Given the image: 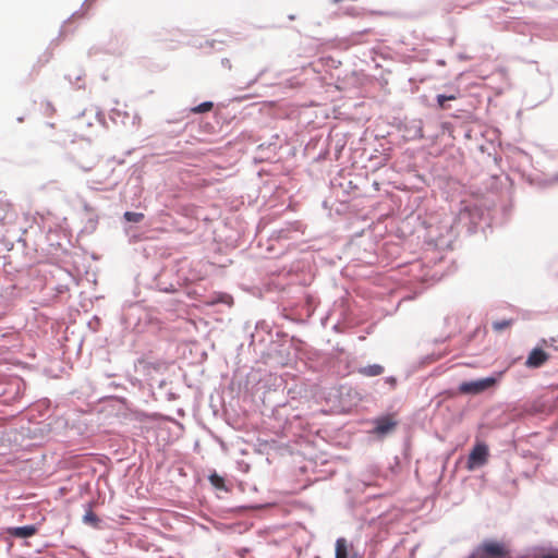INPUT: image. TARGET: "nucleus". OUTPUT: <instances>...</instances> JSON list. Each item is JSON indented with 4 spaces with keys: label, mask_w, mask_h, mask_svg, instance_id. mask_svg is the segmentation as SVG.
<instances>
[{
    "label": "nucleus",
    "mask_w": 558,
    "mask_h": 558,
    "mask_svg": "<svg viewBox=\"0 0 558 558\" xmlns=\"http://www.w3.org/2000/svg\"><path fill=\"white\" fill-rule=\"evenodd\" d=\"M116 165L112 160H102L99 161L95 172L88 180V183L92 189L97 191H110L116 187L118 184L117 178L114 175Z\"/></svg>",
    "instance_id": "nucleus-1"
},
{
    "label": "nucleus",
    "mask_w": 558,
    "mask_h": 558,
    "mask_svg": "<svg viewBox=\"0 0 558 558\" xmlns=\"http://www.w3.org/2000/svg\"><path fill=\"white\" fill-rule=\"evenodd\" d=\"M474 558H509L510 549L504 542L487 539L471 554Z\"/></svg>",
    "instance_id": "nucleus-2"
},
{
    "label": "nucleus",
    "mask_w": 558,
    "mask_h": 558,
    "mask_svg": "<svg viewBox=\"0 0 558 558\" xmlns=\"http://www.w3.org/2000/svg\"><path fill=\"white\" fill-rule=\"evenodd\" d=\"M496 383L497 379L494 377H486L473 381H464L460 385L459 390L460 392L466 395H477L495 386Z\"/></svg>",
    "instance_id": "nucleus-3"
},
{
    "label": "nucleus",
    "mask_w": 558,
    "mask_h": 558,
    "mask_svg": "<svg viewBox=\"0 0 558 558\" xmlns=\"http://www.w3.org/2000/svg\"><path fill=\"white\" fill-rule=\"evenodd\" d=\"M375 427L373 433L378 436H385L391 433L398 425V421L396 420L395 414H387L380 417H377L374 421Z\"/></svg>",
    "instance_id": "nucleus-4"
},
{
    "label": "nucleus",
    "mask_w": 558,
    "mask_h": 558,
    "mask_svg": "<svg viewBox=\"0 0 558 558\" xmlns=\"http://www.w3.org/2000/svg\"><path fill=\"white\" fill-rule=\"evenodd\" d=\"M488 457V448L484 444L474 446L469 454L468 469L473 470L486 463Z\"/></svg>",
    "instance_id": "nucleus-5"
},
{
    "label": "nucleus",
    "mask_w": 558,
    "mask_h": 558,
    "mask_svg": "<svg viewBox=\"0 0 558 558\" xmlns=\"http://www.w3.org/2000/svg\"><path fill=\"white\" fill-rule=\"evenodd\" d=\"M549 360V354L539 348L533 349L526 361L525 365L530 368H538Z\"/></svg>",
    "instance_id": "nucleus-6"
},
{
    "label": "nucleus",
    "mask_w": 558,
    "mask_h": 558,
    "mask_svg": "<svg viewBox=\"0 0 558 558\" xmlns=\"http://www.w3.org/2000/svg\"><path fill=\"white\" fill-rule=\"evenodd\" d=\"M353 551V544L344 537H339L335 544V558H349Z\"/></svg>",
    "instance_id": "nucleus-7"
},
{
    "label": "nucleus",
    "mask_w": 558,
    "mask_h": 558,
    "mask_svg": "<svg viewBox=\"0 0 558 558\" xmlns=\"http://www.w3.org/2000/svg\"><path fill=\"white\" fill-rule=\"evenodd\" d=\"M8 533L11 536L19 537V538H27L37 533V527L35 525H25V526H17V527H9Z\"/></svg>",
    "instance_id": "nucleus-8"
},
{
    "label": "nucleus",
    "mask_w": 558,
    "mask_h": 558,
    "mask_svg": "<svg viewBox=\"0 0 558 558\" xmlns=\"http://www.w3.org/2000/svg\"><path fill=\"white\" fill-rule=\"evenodd\" d=\"M359 373L366 377L379 376L384 373V367L379 364L367 365V366L361 367L359 369Z\"/></svg>",
    "instance_id": "nucleus-9"
},
{
    "label": "nucleus",
    "mask_w": 558,
    "mask_h": 558,
    "mask_svg": "<svg viewBox=\"0 0 558 558\" xmlns=\"http://www.w3.org/2000/svg\"><path fill=\"white\" fill-rule=\"evenodd\" d=\"M83 522L87 525L95 527V529L99 527L100 519L93 511L90 504H88V508H87L85 514L83 515Z\"/></svg>",
    "instance_id": "nucleus-10"
},
{
    "label": "nucleus",
    "mask_w": 558,
    "mask_h": 558,
    "mask_svg": "<svg viewBox=\"0 0 558 558\" xmlns=\"http://www.w3.org/2000/svg\"><path fill=\"white\" fill-rule=\"evenodd\" d=\"M213 108H214V104L211 101H205V102H202L201 105H198L196 107H193L191 109V112H193V113H205V112H209Z\"/></svg>",
    "instance_id": "nucleus-11"
},
{
    "label": "nucleus",
    "mask_w": 558,
    "mask_h": 558,
    "mask_svg": "<svg viewBox=\"0 0 558 558\" xmlns=\"http://www.w3.org/2000/svg\"><path fill=\"white\" fill-rule=\"evenodd\" d=\"M123 217L129 222L138 223L144 219V214L134 213V211H125Z\"/></svg>",
    "instance_id": "nucleus-12"
},
{
    "label": "nucleus",
    "mask_w": 558,
    "mask_h": 558,
    "mask_svg": "<svg viewBox=\"0 0 558 558\" xmlns=\"http://www.w3.org/2000/svg\"><path fill=\"white\" fill-rule=\"evenodd\" d=\"M512 325V319H502L493 323V329L497 332L509 328Z\"/></svg>",
    "instance_id": "nucleus-13"
},
{
    "label": "nucleus",
    "mask_w": 558,
    "mask_h": 558,
    "mask_svg": "<svg viewBox=\"0 0 558 558\" xmlns=\"http://www.w3.org/2000/svg\"><path fill=\"white\" fill-rule=\"evenodd\" d=\"M209 482L214 487L218 489L225 488V480L217 473H214L209 476Z\"/></svg>",
    "instance_id": "nucleus-14"
},
{
    "label": "nucleus",
    "mask_w": 558,
    "mask_h": 558,
    "mask_svg": "<svg viewBox=\"0 0 558 558\" xmlns=\"http://www.w3.org/2000/svg\"><path fill=\"white\" fill-rule=\"evenodd\" d=\"M457 99V95L452 94V95H438L437 96V102H438V106L440 109H446V105L445 102L448 101V100H456Z\"/></svg>",
    "instance_id": "nucleus-15"
},
{
    "label": "nucleus",
    "mask_w": 558,
    "mask_h": 558,
    "mask_svg": "<svg viewBox=\"0 0 558 558\" xmlns=\"http://www.w3.org/2000/svg\"><path fill=\"white\" fill-rule=\"evenodd\" d=\"M11 205L8 202H0V221L7 218Z\"/></svg>",
    "instance_id": "nucleus-16"
},
{
    "label": "nucleus",
    "mask_w": 558,
    "mask_h": 558,
    "mask_svg": "<svg viewBox=\"0 0 558 558\" xmlns=\"http://www.w3.org/2000/svg\"><path fill=\"white\" fill-rule=\"evenodd\" d=\"M543 342L547 347L553 348L554 350L558 351V335L550 337L548 340H543Z\"/></svg>",
    "instance_id": "nucleus-17"
},
{
    "label": "nucleus",
    "mask_w": 558,
    "mask_h": 558,
    "mask_svg": "<svg viewBox=\"0 0 558 558\" xmlns=\"http://www.w3.org/2000/svg\"><path fill=\"white\" fill-rule=\"evenodd\" d=\"M386 383L390 385L391 388H395L396 385H397V379L395 377H387L386 379Z\"/></svg>",
    "instance_id": "nucleus-18"
},
{
    "label": "nucleus",
    "mask_w": 558,
    "mask_h": 558,
    "mask_svg": "<svg viewBox=\"0 0 558 558\" xmlns=\"http://www.w3.org/2000/svg\"><path fill=\"white\" fill-rule=\"evenodd\" d=\"M541 558H558V553L557 554H548V555H544L543 557Z\"/></svg>",
    "instance_id": "nucleus-19"
},
{
    "label": "nucleus",
    "mask_w": 558,
    "mask_h": 558,
    "mask_svg": "<svg viewBox=\"0 0 558 558\" xmlns=\"http://www.w3.org/2000/svg\"><path fill=\"white\" fill-rule=\"evenodd\" d=\"M82 169H83L84 171H89V170H90V168H85V167H82Z\"/></svg>",
    "instance_id": "nucleus-20"
},
{
    "label": "nucleus",
    "mask_w": 558,
    "mask_h": 558,
    "mask_svg": "<svg viewBox=\"0 0 558 558\" xmlns=\"http://www.w3.org/2000/svg\"><path fill=\"white\" fill-rule=\"evenodd\" d=\"M468 558H474L472 555H470Z\"/></svg>",
    "instance_id": "nucleus-21"
}]
</instances>
